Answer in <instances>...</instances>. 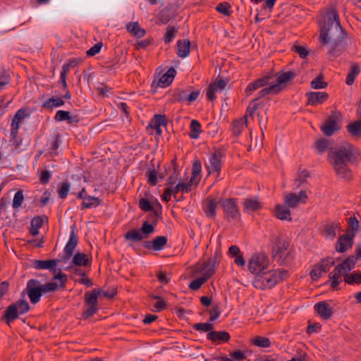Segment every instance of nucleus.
<instances>
[{
  "label": "nucleus",
  "instance_id": "f257e3e1",
  "mask_svg": "<svg viewBox=\"0 0 361 361\" xmlns=\"http://www.w3.org/2000/svg\"><path fill=\"white\" fill-rule=\"evenodd\" d=\"M319 41L323 45L329 44L328 54L338 57L350 44V37L341 25L340 17L335 7H330L322 15L319 23Z\"/></svg>",
  "mask_w": 361,
  "mask_h": 361
},
{
  "label": "nucleus",
  "instance_id": "f03ea898",
  "mask_svg": "<svg viewBox=\"0 0 361 361\" xmlns=\"http://www.w3.org/2000/svg\"><path fill=\"white\" fill-rule=\"evenodd\" d=\"M358 155L357 147L349 142H343L328 149V161L336 176L347 180L353 177L349 165L356 162Z\"/></svg>",
  "mask_w": 361,
  "mask_h": 361
},
{
  "label": "nucleus",
  "instance_id": "7ed1b4c3",
  "mask_svg": "<svg viewBox=\"0 0 361 361\" xmlns=\"http://www.w3.org/2000/svg\"><path fill=\"white\" fill-rule=\"evenodd\" d=\"M289 276L288 271L277 269L264 271L253 281V286L260 290L270 289Z\"/></svg>",
  "mask_w": 361,
  "mask_h": 361
},
{
  "label": "nucleus",
  "instance_id": "20e7f679",
  "mask_svg": "<svg viewBox=\"0 0 361 361\" xmlns=\"http://www.w3.org/2000/svg\"><path fill=\"white\" fill-rule=\"evenodd\" d=\"M357 257L352 255L349 256L342 263L338 264L334 271L329 274V281L332 288H337L338 286L342 281L341 276L348 274V272L355 268Z\"/></svg>",
  "mask_w": 361,
  "mask_h": 361
},
{
  "label": "nucleus",
  "instance_id": "39448f33",
  "mask_svg": "<svg viewBox=\"0 0 361 361\" xmlns=\"http://www.w3.org/2000/svg\"><path fill=\"white\" fill-rule=\"evenodd\" d=\"M269 264V257L264 252H257L249 259L247 269L250 273L258 276L267 270Z\"/></svg>",
  "mask_w": 361,
  "mask_h": 361
},
{
  "label": "nucleus",
  "instance_id": "423d86ee",
  "mask_svg": "<svg viewBox=\"0 0 361 361\" xmlns=\"http://www.w3.org/2000/svg\"><path fill=\"white\" fill-rule=\"evenodd\" d=\"M27 301L23 299L18 300L15 303L10 305L4 312L3 319L9 324L18 317L19 314H24L30 310Z\"/></svg>",
  "mask_w": 361,
  "mask_h": 361
},
{
  "label": "nucleus",
  "instance_id": "0eeeda50",
  "mask_svg": "<svg viewBox=\"0 0 361 361\" xmlns=\"http://www.w3.org/2000/svg\"><path fill=\"white\" fill-rule=\"evenodd\" d=\"M224 212V218L228 222L239 221L240 212L236 198L221 200L219 202Z\"/></svg>",
  "mask_w": 361,
  "mask_h": 361
},
{
  "label": "nucleus",
  "instance_id": "6e6552de",
  "mask_svg": "<svg viewBox=\"0 0 361 361\" xmlns=\"http://www.w3.org/2000/svg\"><path fill=\"white\" fill-rule=\"evenodd\" d=\"M219 255L217 252H216L214 254V256L207 262H203L201 264H197L194 268V272L196 274L202 273V276L208 280L214 274L216 268L219 265Z\"/></svg>",
  "mask_w": 361,
  "mask_h": 361
},
{
  "label": "nucleus",
  "instance_id": "1a4fd4ad",
  "mask_svg": "<svg viewBox=\"0 0 361 361\" xmlns=\"http://www.w3.org/2000/svg\"><path fill=\"white\" fill-rule=\"evenodd\" d=\"M99 294L100 291L96 289H94L92 292L85 293V301L88 307L82 314L83 319H87L97 313L98 310V296Z\"/></svg>",
  "mask_w": 361,
  "mask_h": 361
},
{
  "label": "nucleus",
  "instance_id": "9d476101",
  "mask_svg": "<svg viewBox=\"0 0 361 361\" xmlns=\"http://www.w3.org/2000/svg\"><path fill=\"white\" fill-rule=\"evenodd\" d=\"M25 291L27 293L31 303L34 305L40 300L43 294L40 281L34 279L27 281Z\"/></svg>",
  "mask_w": 361,
  "mask_h": 361
},
{
  "label": "nucleus",
  "instance_id": "9b49d317",
  "mask_svg": "<svg viewBox=\"0 0 361 361\" xmlns=\"http://www.w3.org/2000/svg\"><path fill=\"white\" fill-rule=\"evenodd\" d=\"M222 157L223 154L220 151H215V152L210 156L208 164H206V168L207 169L209 174H216V180L219 178L221 171Z\"/></svg>",
  "mask_w": 361,
  "mask_h": 361
},
{
  "label": "nucleus",
  "instance_id": "f8f14e48",
  "mask_svg": "<svg viewBox=\"0 0 361 361\" xmlns=\"http://www.w3.org/2000/svg\"><path fill=\"white\" fill-rule=\"evenodd\" d=\"M54 279L59 280L60 283L58 284L55 282H49L45 284H41L43 294L47 293H52L56 291L59 288H64L66 286V275L61 271L55 274Z\"/></svg>",
  "mask_w": 361,
  "mask_h": 361
},
{
  "label": "nucleus",
  "instance_id": "ddd939ff",
  "mask_svg": "<svg viewBox=\"0 0 361 361\" xmlns=\"http://www.w3.org/2000/svg\"><path fill=\"white\" fill-rule=\"evenodd\" d=\"M75 224L72 225L71 226L69 240L64 247L65 255L63 257V260L68 259L73 256L74 250L78 243V237L75 233Z\"/></svg>",
  "mask_w": 361,
  "mask_h": 361
},
{
  "label": "nucleus",
  "instance_id": "4468645a",
  "mask_svg": "<svg viewBox=\"0 0 361 361\" xmlns=\"http://www.w3.org/2000/svg\"><path fill=\"white\" fill-rule=\"evenodd\" d=\"M274 77V75L273 73H268L266 75L254 80L247 86L245 93L249 96L259 88L271 84V80Z\"/></svg>",
  "mask_w": 361,
  "mask_h": 361
},
{
  "label": "nucleus",
  "instance_id": "2eb2a0df",
  "mask_svg": "<svg viewBox=\"0 0 361 361\" xmlns=\"http://www.w3.org/2000/svg\"><path fill=\"white\" fill-rule=\"evenodd\" d=\"M314 309L319 317L324 319H329L333 315V310L326 301H321L316 303Z\"/></svg>",
  "mask_w": 361,
  "mask_h": 361
},
{
  "label": "nucleus",
  "instance_id": "dca6fc26",
  "mask_svg": "<svg viewBox=\"0 0 361 361\" xmlns=\"http://www.w3.org/2000/svg\"><path fill=\"white\" fill-rule=\"evenodd\" d=\"M307 98V104L311 106H317L325 102L329 94L325 92H310L306 94Z\"/></svg>",
  "mask_w": 361,
  "mask_h": 361
},
{
  "label": "nucleus",
  "instance_id": "f3484780",
  "mask_svg": "<svg viewBox=\"0 0 361 361\" xmlns=\"http://www.w3.org/2000/svg\"><path fill=\"white\" fill-rule=\"evenodd\" d=\"M354 235L348 233L341 235L336 245V250L338 252H344L353 246Z\"/></svg>",
  "mask_w": 361,
  "mask_h": 361
},
{
  "label": "nucleus",
  "instance_id": "a211bd4d",
  "mask_svg": "<svg viewBox=\"0 0 361 361\" xmlns=\"http://www.w3.org/2000/svg\"><path fill=\"white\" fill-rule=\"evenodd\" d=\"M202 209L208 218L214 219L218 209L216 200L214 198L207 197L202 203Z\"/></svg>",
  "mask_w": 361,
  "mask_h": 361
},
{
  "label": "nucleus",
  "instance_id": "6ab92c4d",
  "mask_svg": "<svg viewBox=\"0 0 361 361\" xmlns=\"http://www.w3.org/2000/svg\"><path fill=\"white\" fill-rule=\"evenodd\" d=\"M167 238L164 235L157 236L152 240H147L143 243L144 247L155 251L161 250L167 243Z\"/></svg>",
  "mask_w": 361,
  "mask_h": 361
},
{
  "label": "nucleus",
  "instance_id": "aec40b11",
  "mask_svg": "<svg viewBox=\"0 0 361 361\" xmlns=\"http://www.w3.org/2000/svg\"><path fill=\"white\" fill-rule=\"evenodd\" d=\"M322 133L326 136H331L334 133L339 130L337 118L335 116L331 115L321 126Z\"/></svg>",
  "mask_w": 361,
  "mask_h": 361
},
{
  "label": "nucleus",
  "instance_id": "412c9836",
  "mask_svg": "<svg viewBox=\"0 0 361 361\" xmlns=\"http://www.w3.org/2000/svg\"><path fill=\"white\" fill-rule=\"evenodd\" d=\"M242 205L245 213L255 212L261 209L262 207V204L258 201L257 197L243 199Z\"/></svg>",
  "mask_w": 361,
  "mask_h": 361
},
{
  "label": "nucleus",
  "instance_id": "4be33fe9",
  "mask_svg": "<svg viewBox=\"0 0 361 361\" xmlns=\"http://www.w3.org/2000/svg\"><path fill=\"white\" fill-rule=\"evenodd\" d=\"M341 229L338 221H333L324 225L322 231V235L327 240H334L336 236V233Z\"/></svg>",
  "mask_w": 361,
  "mask_h": 361
},
{
  "label": "nucleus",
  "instance_id": "5701e85b",
  "mask_svg": "<svg viewBox=\"0 0 361 361\" xmlns=\"http://www.w3.org/2000/svg\"><path fill=\"white\" fill-rule=\"evenodd\" d=\"M274 216L281 221H292L290 209L286 204H277L274 209Z\"/></svg>",
  "mask_w": 361,
  "mask_h": 361
},
{
  "label": "nucleus",
  "instance_id": "b1692460",
  "mask_svg": "<svg viewBox=\"0 0 361 361\" xmlns=\"http://www.w3.org/2000/svg\"><path fill=\"white\" fill-rule=\"evenodd\" d=\"M296 76L295 71H287L278 74L276 83H273L276 85V89L280 92L281 90V85L288 83L289 81L293 80Z\"/></svg>",
  "mask_w": 361,
  "mask_h": 361
},
{
  "label": "nucleus",
  "instance_id": "393cba45",
  "mask_svg": "<svg viewBox=\"0 0 361 361\" xmlns=\"http://www.w3.org/2000/svg\"><path fill=\"white\" fill-rule=\"evenodd\" d=\"M175 17V13L171 8L166 7L156 16V23L166 24Z\"/></svg>",
  "mask_w": 361,
  "mask_h": 361
},
{
  "label": "nucleus",
  "instance_id": "a878e982",
  "mask_svg": "<svg viewBox=\"0 0 361 361\" xmlns=\"http://www.w3.org/2000/svg\"><path fill=\"white\" fill-rule=\"evenodd\" d=\"M25 113L23 109H19L14 117L12 119L11 122V137L12 140H14L18 136V129H19V123L20 121L24 118Z\"/></svg>",
  "mask_w": 361,
  "mask_h": 361
},
{
  "label": "nucleus",
  "instance_id": "bb28decb",
  "mask_svg": "<svg viewBox=\"0 0 361 361\" xmlns=\"http://www.w3.org/2000/svg\"><path fill=\"white\" fill-rule=\"evenodd\" d=\"M60 262L59 259H49V260H35L34 262V267L37 269H49L54 272L56 271L55 267Z\"/></svg>",
  "mask_w": 361,
  "mask_h": 361
},
{
  "label": "nucleus",
  "instance_id": "cd10ccee",
  "mask_svg": "<svg viewBox=\"0 0 361 361\" xmlns=\"http://www.w3.org/2000/svg\"><path fill=\"white\" fill-rule=\"evenodd\" d=\"M176 70L171 67L166 73L163 74L158 80L157 85L161 87H166L172 83L176 75Z\"/></svg>",
  "mask_w": 361,
  "mask_h": 361
},
{
  "label": "nucleus",
  "instance_id": "c85d7f7f",
  "mask_svg": "<svg viewBox=\"0 0 361 361\" xmlns=\"http://www.w3.org/2000/svg\"><path fill=\"white\" fill-rule=\"evenodd\" d=\"M207 338L213 342L219 341L224 343L228 341L231 338V336L230 334L225 331H212L207 334Z\"/></svg>",
  "mask_w": 361,
  "mask_h": 361
},
{
  "label": "nucleus",
  "instance_id": "c756f323",
  "mask_svg": "<svg viewBox=\"0 0 361 361\" xmlns=\"http://www.w3.org/2000/svg\"><path fill=\"white\" fill-rule=\"evenodd\" d=\"M167 125V121L166 120V116L161 114H156L152 118L149 126L156 130V132L158 135H161L162 130L161 129V126H166Z\"/></svg>",
  "mask_w": 361,
  "mask_h": 361
},
{
  "label": "nucleus",
  "instance_id": "7c9ffc66",
  "mask_svg": "<svg viewBox=\"0 0 361 361\" xmlns=\"http://www.w3.org/2000/svg\"><path fill=\"white\" fill-rule=\"evenodd\" d=\"M72 263L75 267H86L91 264V259L87 255L78 252L73 256Z\"/></svg>",
  "mask_w": 361,
  "mask_h": 361
},
{
  "label": "nucleus",
  "instance_id": "2f4dec72",
  "mask_svg": "<svg viewBox=\"0 0 361 361\" xmlns=\"http://www.w3.org/2000/svg\"><path fill=\"white\" fill-rule=\"evenodd\" d=\"M190 42L189 39L178 40L177 42V55L185 58L190 54Z\"/></svg>",
  "mask_w": 361,
  "mask_h": 361
},
{
  "label": "nucleus",
  "instance_id": "473e14b6",
  "mask_svg": "<svg viewBox=\"0 0 361 361\" xmlns=\"http://www.w3.org/2000/svg\"><path fill=\"white\" fill-rule=\"evenodd\" d=\"M289 247V243L284 240H279L276 242L275 248V255L279 258H283L284 256H288L290 252H287Z\"/></svg>",
  "mask_w": 361,
  "mask_h": 361
},
{
  "label": "nucleus",
  "instance_id": "72a5a7b5",
  "mask_svg": "<svg viewBox=\"0 0 361 361\" xmlns=\"http://www.w3.org/2000/svg\"><path fill=\"white\" fill-rule=\"evenodd\" d=\"M360 66L356 63H352L349 68V72L346 76L345 83L348 85H353L354 83L355 78L360 74Z\"/></svg>",
  "mask_w": 361,
  "mask_h": 361
},
{
  "label": "nucleus",
  "instance_id": "f704fd0d",
  "mask_svg": "<svg viewBox=\"0 0 361 361\" xmlns=\"http://www.w3.org/2000/svg\"><path fill=\"white\" fill-rule=\"evenodd\" d=\"M145 176L147 178V183L152 186H154L157 184L158 178H159L160 179L164 178L163 175H158V173L154 166L147 169L145 173Z\"/></svg>",
  "mask_w": 361,
  "mask_h": 361
},
{
  "label": "nucleus",
  "instance_id": "c9c22d12",
  "mask_svg": "<svg viewBox=\"0 0 361 361\" xmlns=\"http://www.w3.org/2000/svg\"><path fill=\"white\" fill-rule=\"evenodd\" d=\"M202 170V164L200 160H196L194 161L192 168V176L190 179L191 183H193L195 185H197L200 180V175Z\"/></svg>",
  "mask_w": 361,
  "mask_h": 361
},
{
  "label": "nucleus",
  "instance_id": "e433bc0d",
  "mask_svg": "<svg viewBox=\"0 0 361 361\" xmlns=\"http://www.w3.org/2000/svg\"><path fill=\"white\" fill-rule=\"evenodd\" d=\"M126 28L128 32L138 38L144 37L146 33L145 30L140 27L137 22L128 23Z\"/></svg>",
  "mask_w": 361,
  "mask_h": 361
},
{
  "label": "nucleus",
  "instance_id": "4c0bfd02",
  "mask_svg": "<svg viewBox=\"0 0 361 361\" xmlns=\"http://www.w3.org/2000/svg\"><path fill=\"white\" fill-rule=\"evenodd\" d=\"M247 124V115L244 118L235 120L232 123V132L234 135L238 136L241 134L245 126Z\"/></svg>",
  "mask_w": 361,
  "mask_h": 361
},
{
  "label": "nucleus",
  "instance_id": "58836bf2",
  "mask_svg": "<svg viewBox=\"0 0 361 361\" xmlns=\"http://www.w3.org/2000/svg\"><path fill=\"white\" fill-rule=\"evenodd\" d=\"M101 203L102 200L99 197L87 195L81 204V209L97 207L100 205Z\"/></svg>",
  "mask_w": 361,
  "mask_h": 361
},
{
  "label": "nucleus",
  "instance_id": "ea45409f",
  "mask_svg": "<svg viewBox=\"0 0 361 361\" xmlns=\"http://www.w3.org/2000/svg\"><path fill=\"white\" fill-rule=\"evenodd\" d=\"M145 238L140 229H132L125 234V239L132 242H139Z\"/></svg>",
  "mask_w": 361,
  "mask_h": 361
},
{
  "label": "nucleus",
  "instance_id": "a19ab883",
  "mask_svg": "<svg viewBox=\"0 0 361 361\" xmlns=\"http://www.w3.org/2000/svg\"><path fill=\"white\" fill-rule=\"evenodd\" d=\"M43 225V219L39 216H37L34 217L31 221V226L30 228V233L35 236L39 233V229Z\"/></svg>",
  "mask_w": 361,
  "mask_h": 361
},
{
  "label": "nucleus",
  "instance_id": "79ce46f5",
  "mask_svg": "<svg viewBox=\"0 0 361 361\" xmlns=\"http://www.w3.org/2000/svg\"><path fill=\"white\" fill-rule=\"evenodd\" d=\"M344 281L349 284H361V273L353 271L349 274H345Z\"/></svg>",
  "mask_w": 361,
  "mask_h": 361
},
{
  "label": "nucleus",
  "instance_id": "37998d69",
  "mask_svg": "<svg viewBox=\"0 0 361 361\" xmlns=\"http://www.w3.org/2000/svg\"><path fill=\"white\" fill-rule=\"evenodd\" d=\"M64 104V101L60 97H51L44 102L42 104V107L47 109H53L61 106Z\"/></svg>",
  "mask_w": 361,
  "mask_h": 361
},
{
  "label": "nucleus",
  "instance_id": "c03bdc74",
  "mask_svg": "<svg viewBox=\"0 0 361 361\" xmlns=\"http://www.w3.org/2000/svg\"><path fill=\"white\" fill-rule=\"evenodd\" d=\"M192 184L194 183H191L190 180H189L188 183H178L175 187L173 188L174 198L176 197V194L179 191H181L183 193L190 192L192 190Z\"/></svg>",
  "mask_w": 361,
  "mask_h": 361
},
{
  "label": "nucleus",
  "instance_id": "a18cd8bd",
  "mask_svg": "<svg viewBox=\"0 0 361 361\" xmlns=\"http://www.w3.org/2000/svg\"><path fill=\"white\" fill-rule=\"evenodd\" d=\"M348 132L353 136L361 135V119L349 123L347 126Z\"/></svg>",
  "mask_w": 361,
  "mask_h": 361
},
{
  "label": "nucleus",
  "instance_id": "49530a36",
  "mask_svg": "<svg viewBox=\"0 0 361 361\" xmlns=\"http://www.w3.org/2000/svg\"><path fill=\"white\" fill-rule=\"evenodd\" d=\"M284 203L290 208H295L300 204L299 198H297V195L295 193H290L285 196Z\"/></svg>",
  "mask_w": 361,
  "mask_h": 361
},
{
  "label": "nucleus",
  "instance_id": "de8ad7c7",
  "mask_svg": "<svg viewBox=\"0 0 361 361\" xmlns=\"http://www.w3.org/2000/svg\"><path fill=\"white\" fill-rule=\"evenodd\" d=\"M271 93H273L274 94H277L279 93V90L276 89V85H274L271 81L269 87L263 88L258 92L259 96L256 99H257L258 100L259 99L264 97L266 95L269 94Z\"/></svg>",
  "mask_w": 361,
  "mask_h": 361
},
{
  "label": "nucleus",
  "instance_id": "09e8293b",
  "mask_svg": "<svg viewBox=\"0 0 361 361\" xmlns=\"http://www.w3.org/2000/svg\"><path fill=\"white\" fill-rule=\"evenodd\" d=\"M190 137L192 139H197L201 132V125L197 120H192L190 123Z\"/></svg>",
  "mask_w": 361,
  "mask_h": 361
},
{
  "label": "nucleus",
  "instance_id": "8fccbe9b",
  "mask_svg": "<svg viewBox=\"0 0 361 361\" xmlns=\"http://www.w3.org/2000/svg\"><path fill=\"white\" fill-rule=\"evenodd\" d=\"M71 188V184L68 182L60 183L59 184L58 194L59 197L63 200L66 199Z\"/></svg>",
  "mask_w": 361,
  "mask_h": 361
},
{
  "label": "nucleus",
  "instance_id": "3c124183",
  "mask_svg": "<svg viewBox=\"0 0 361 361\" xmlns=\"http://www.w3.org/2000/svg\"><path fill=\"white\" fill-rule=\"evenodd\" d=\"M317 265L324 272H326L334 265V259L332 257H327L322 259Z\"/></svg>",
  "mask_w": 361,
  "mask_h": 361
},
{
  "label": "nucleus",
  "instance_id": "603ef678",
  "mask_svg": "<svg viewBox=\"0 0 361 361\" xmlns=\"http://www.w3.org/2000/svg\"><path fill=\"white\" fill-rule=\"evenodd\" d=\"M327 82L324 81L323 76L322 75H319L317 78H315L312 82H311V87L312 89H324L327 87Z\"/></svg>",
  "mask_w": 361,
  "mask_h": 361
},
{
  "label": "nucleus",
  "instance_id": "864d4df0",
  "mask_svg": "<svg viewBox=\"0 0 361 361\" xmlns=\"http://www.w3.org/2000/svg\"><path fill=\"white\" fill-rule=\"evenodd\" d=\"M231 8V4L228 2L224 1L222 3L219 4L216 7V10L221 13L224 14L226 16H231V11L230 8Z\"/></svg>",
  "mask_w": 361,
  "mask_h": 361
},
{
  "label": "nucleus",
  "instance_id": "5fc2aeb1",
  "mask_svg": "<svg viewBox=\"0 0 361 361\" xmlns=\"http://www.w3.org/2000/svg\"><path fill=\"white\" fill-rule=\"evenodd\" d=\"M314 144L318 153L322 154L329 148L330 142L327 139H320Z\"/></svg>",
  "mask_w": 361,
  "mask_h": 361
},
{
  "label": "nucleus",
  "instance_id": "6e6d98bb",
  "mask_svg": "<svg viewBox=\"0 0 361 361\" xmlns=\"http://www.w3.org/2000/svg\"><path fill=\"white\" fill-rule=\"evenodd\" d=\"M188 92V90H180V89L176 90L173 94V99H175V101L179 102H183L188 101V99H187Z\"/></svg>",
  "mask_w": 361,
  "mask_h": 361
},
{
  "label": "nucleus",
  "instance_id": "4d7b16f0",
  "mask_svg": "<svg viewBox=\"0 0 361 361\" xmlns=\"http://www.w3.org/2000/svg\"><path fill=\"white\" fill-rule=\"evenodd\" d=\"M24 200V195L23 190H20L17 191L14 195L13 200V207L16 209L21 207Z\"/></svg>",
  "mask_w": 361,
  "mask_h": 361
},
{
  "label": "nucleus",
  "instance_id": "13d9d810",
  "mask_svg": "<svg viewBox=\"0 0 361 361\" xmlns=\"http://www.w3.org/2000/svg\"><path fill=\"white\" fill-rule=\"evenodd\" d=\"M252 343L260 348H268L271 345V341L267 337L257 336L253 340Z\"/></svg>",
  "mask_w": 361,
  "mask_h": 361
},
{
  "label": "nucleus",
  "instance_id": "bf43d9fd",
  "mask_svg": "<svg viewBox=\"0 0 361 361\" xmlns=\"http://www.w3.org/2000/svg\"><path fill=\"white\" fill-rule=\"evenodd\" d=\"M141 233L145 236V238H147L148 235L154 231V227L153 225L149 224L147 221H144L142 224L141 228L140 229Z\"/></svg>",
  "mask_w": 361,
  "mask_h": 361
},
{
  "label": "nucleus",
  "instance_id": "052dcab7",
  "mask_svg": "<svg viewBox=\"0 0 361 361\" xmlns=\"http://www.w3.org/2000/svg\"><path fill=\"white\" fill-rule=\"evenodd\" d=\"M177 30L173 27L168 26L166 28V32L165 33L164 39V42L168 44L173 41Z\"/></svg>",
  "mask_w": 361,
  "mask_h": 361
},
{
  "label": "nucleus",
  "instance_id": "680f3d73",
  "mask_svg": "<svg viewBox=\"0 0 361 361\" xmlns=\"http://www.w3.org/2000/svg\"><path fill=\"white\" fill-rule=\"evenodd\" d=\"M193 329L198 331H212L213 325L210 323H197L193 325Z\"/></svg>",
  "mask_w": 361,
  "mask_h": 361
},
{
  "label": "nucleus",
  "instance_id": "e2e57ef3",
  "mask_svg": "<svg viewBox=\"0 0 361 361\" xmlns=\"http://www.w3.org/2000/svg\"><path fill=\"white\" fill-rule=\"evenodd\" d=\"M207 280L203 276L199 277L192 281L189 285L191 290H197L207 281Z\"/></svg>",
  "mask_w": 361,
  "mask_h": 361
},
{
  "label": "nucleus",
  "instance_id": "0e129e2a",
  "mask_svg": "<svg viewBox=\"0 0 361 361\" xmlns=\"http://www.w3.org/2000/svg\"><path fill=\"white\" fill-rule=\"evenodd\" d=\"M139 207L144 212H152L154 210L153 206L146 198H141L140 200Z\"/></svg>",
  "mask_w": 361,
  "mask_h": 361
},
{
  "label": "nucleus",
  "instance_id": "69168bd1",
  "mask_svg": "<svg viewBox=\"0 0 361 361\" xmlns=\"http://www.w3.org/2000/svg\"><path fill=\"white\" fill-rule=\"evenodd\" d=\"M292 50L297 53L302 59H305L309 54V51L303 46L295 45L292 48Z\"/></svg>",
  "mask_w": 361,
  "mask_h": 361
},
{
  "label": "nucleus",
  "instance_id": "338daca9",
  "mask_svg": "<svg viewBox=\"0 0 361 361\" xmlns=\"http://www.w3.org/2000/svg\"><path fill=\"white\" fill-rule=\"evenodd\" d=\"M323 273L324 272L317 264L310 271V275L313 281H317L322 276Z\"/></svg>",
  "mask_w": 361,
  "mask_h": 361
},
{
  "label": "nucleus",
  "instance_id": "774afa93",
  "mask_svg": "<svg viewBox=\"0 0 361 361\" xmlns=\"http://www.w3.org/2000/svg\"><path fill=\"white\" fill-rule=\"evenodd\" d=\"M70 112L68 111L59 110L56 112L54 120L57 122L68 121Z\"/></svg>",
  "mask_w": 361,
  "mask_h": 361
}]
</instances>
